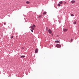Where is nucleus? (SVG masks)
<instances>
[{
	"mask_svg": "<svg viewBox=\"0 0 79 79\" xmlns=\"http://www.w3.org/2000/svg\"><path fill=\"white\" fill-rule=\"evenodd\" d=\"M73 39H72L71 40V42H73Z\"/></svg>",
	"mask_w": 79,
	"mask_h": 79,
	"instance_id": "obj_19",
	"label": "nucleus"
},
{
	"mask_svg": "<svg viewBox=\"0 0 79 79\" xmlns=\"http://www.w3.org/2000/svg\"><path fill=\"white\" fill-rule=\"evenodd\" d=\"M48 32L49 34H52V30L50 29H49L48 30Z\"/></svg>",
	"mask_w": 79,
	"mask_h": 79,
	"instance_id": "obj_2",
	"label": "nucleus"
},
{
	"mask_svg": "<svg viewBox=\"0 0 79 79\" xmlns=\"http://www.w3.org/2000/svg\"><path fill=\"white\" fill-rule=\"evenodd\" d=\"M59 3H60V4H62L63 3V1H61L60 2H59Z\"/></svg>",
	"mask_w": 79,
	"mask_h": 79,
	"instance_id": "obj_9",
	"label": "nucleus"
},
{
	"mask_svg": "<svg viewBox=\"0 0 79 79\" xmlns=\"http://www.w3.org/2000/svg\"><path fill=\"white\" fill-rule=\"evenodd\" d=\"M57 6H61V4H58Z\"/></svg>",
	"mask_w": 79,
	"mask_h": 79,
	"instance_id": "obj_12",
	"label": "nucleus"
},
{
	"mask_svg": "<svg viewBox=\"0 0 79 79\" xmlns=\"http://www.w3.org/2000/svg\"><path fill=\"white\" fill-rule=\"evenodd\" d=\"M47 13V12H44L43 13V15H45V14H46Z\"/></svg>",
	"mask_w": 79,
	"mask_h": 79,
	"instance_id": "obj_16",
	"label": "nucleus"
},
{
	"mask_svg": "<svg viewBox=\"0 0 79 79\" xmlns=\"http://www.w3.org/2000/svg\"><path fill=\"white\" fill-rule=\"evenodd\" d=\"M56 46L57 48H60V47H61V46L59 44H57L56 45Z\"/></svg>",
	"mask_w": 79,
	"mask_h": 79,
	"instance_id": "obj_1",
	"label": "nucleus"
},
{
	"mask_svg": "<svg viewBox=\"0 0 79 79\" xmlns=\"http://www.w3.org/2000/svg\"><path fill=\"white\" fill-rule=\"evenodd\" d=\"M29 3H30V2H29V1H27L26 2V3H27V4H29Z\"/></svg>",
	"mask_w": 79,
	"mask_h": 79,
	"instance_id": "obj_10",
	"label": "nucleus"
},
{
	"mask_svg": "<svg viewBox=\"0 0 79 79\" xmlns=\"http://www.w3.org/2000/svg\"><path fill=\"white\" fill-rule=\"evenodd\" d=\"M31 31L32 32H33V30H32V29H31Z\"/></svg>",
	"mask_w": 79,
	"mask_h": 79,
	"instance_id": "obj_20",
	"label": "nucleus"
},
{
	"mask_svg": "<svg viewBox=\"0 0 79 79\" xmlns=\"http://www.w3.org/2000/svg\"><path fill=\"white\" fill-rule=\"evenodd\" d=\"M47 18H48V15H47Z\"/></svg>",
	"mask_w": 79,
	"mask_h": 79,
	"instance_id": "obj_23",
	"label": "nucleus"
},
{
	"mask_svg": "<svg viewBox=\"0 0 79 79\" xmlns=\"http://www.w3.org/2000/svg\"><path fill=\"white\" fill-rule=\"evenodd\" d=\"M38 51H39V50H38V49H36L35 50V52L36 53H37Z\"/></svg>",
	"mask_w": 79,
	"mask_h": 79,
	"instance_id": "obj_3",
	"label": "nucleus"
},
{
	"mask_svg": "<svg viewBox=\"0 0 79 79\" xmlns=\"http://www.w3.org/2000/svg\"><path fill=\"white\" fill-rule=\"evenodd\" d=\"M74 24H76V22L75 21L73 22Z\"/></svg>",
	"mask_w": 79,
	"mask_h": 79,
	"instance_id": "obj_14",
	"label": "nucleus"
},
{
	"mask_svg": "<svg viewBox=\"0 0 79 79\" xmlns=\"http://www.w3.org/2000/svg\"><path fill=\"white\" fill-rule=\"evenodd\" d=\"M31 29H32V30H34V27H33V26H31Z\"/></svg>",
	"mask_w": 79,
	"mask_h": 79,
	"instance_id": "obj_8",
	"label": "nucleus"
},
{
	"mask_svg": "<svg viewBox=\"0 0 79 79\" xmlns=\"http://www.w3.org/2000/svg\"><path fill=\"white\" fill-rule=\"evenodd\" d=\"M71 16H74V15H73V14H72L71 15Z\"/></svg>",
	"mask_w": 79,
	"mask_h": 79,
	"instance_id": "obj_17",
	"label": "nucleus"
},
{
	"mask_svg": "<svg viewBox=\"0 0 79 79\" xmlns=\"http://www.w3.org/2000/svg\"><path fill=\"white\" fill-rule=\"evenodd\" d=\"M6 23H4V25H6Z\"/></svg>",
	"mask_w": 79,
	"mask_h": 79,
	"instance_id": "obj_21",
	"label": "nucleus"
},
{
	"mask_svg": "<svg viewBox=\"0 0 79 79\" xmlns=\"http://www.w3.org/2000/svg\"><path fill=\"white\" fill-rule=\"evenodd\" d=\"M46 30L47 31H48V27H46Z\"/></svg>",
	"mask_w": 79,
	"mask_h": 79,
	"instance_id": "obj_13",
	"label": "nucleus"
},
{
	"mask_svg": "<svg viewBox=\"0 0 79 79\" xmlns=\"http://www.w3.org/2000/svg\"><path fill=\"white\" fill-rule=\"evenodd\" d=\"M55 42L56 43H59V42H60V41L58 40H56L55 41Z\"/></svg>",
	"mask_w": 79,
	"mask_h": 79,
	"instance_id": "obj_6",
	"label": "nucleus"
},
{
	"mask_svg": "<svg viewBox=\"0 0 79 79\" xmlns=\"http://www.w3.org/2000/svg\"><path fill=\"white\" fill-rule=\"evenodd\" d=\"M60 23H61V21H59V24H60Z\"/></svg>",
	"mask_w": 79,
	"mask_h": 79,
	"instance_id": "obj_24",
	"label": "nucleus"
},
{
	"mask_svg": "<svg viewBox=\"0 0 79 79\" xmlns=\"http://www.w3.org/2000/svg\"><path fill=\"white\" fill-rule=\"evenodd\" d=\"M23 16H24V15H23Z\"/></svg>",
	"mask_w": 79,
	"mask_h": 79,
	"instance_id": "obj_25",
	"label": "nucleus"
},
{
	"mask_svg": "<svg viewBox=\"0 0 79 79\" xmlns=\"http://www.w3.org/2000/svg\"><path fill=\"white\" fill-rule=\"evenodd\" d=\"M75 3V1H74V0H72L71 1V3Z\"/></svg>",
	"mask_w": 79,
	"mask_h": 79,
	"instance_id": "obj_5",
	"label": "nucleus"
},
{
	"mask_svg": "<svg viewBox=\"0 0 79 79\" xmlns=\"http://www.w3.org/2000/svg\"><path fill=\"white\" fill-rule=\"evenodd\" d=\"M13 36H12L11 37L10 39H13Z\"/></svg>",
	"mask_w": 79,
	"mask_h": 79,
	"instance_id": "obj_18",
	"label": "nucleus"
},
{
	"mask_svg": "<svg viewBox=\"0 0 79 79\" xmlns=\"http://www.w3.org/2000/svg\"><path fill=\"white\" fill-rule=\"evenodd\" d=\"M33 27H35V25L34 24L33 25Z\"/></svg>",
	"mask_w": 79,
	"mask_h": 79,
	"instance_id": "obj_15",
	"label": "nucleus"
},
{
	"mask_svg": "<svg viewBox=\"0 0 79 79\" xmlns=\"http://www.w3.org/2000/svg\"><path fill=\"white\" fill-rule=\"evenodd\" d=\"M63 31L64 32H66V31H68V29L65 28L63 29Z\"/></svg>",
	"mask_w": 79,
	"mask_h": 79,
	"instance_id": "obj_4",
	"label": "nucleus"
},
{
	"mask_svg": "<svg viewBox=\"0 0 79 79\" xmlns=\"http://www.w3.org/2000/svg\"><path fill=\"white\" fill-rule=\"evenodd\" d=\"M41 17H42V15H39V16L38 17V18H41Z\"/></svg>",
	"mask_w": 79,
	"mask_h": 79,
	"instance_id": "obj_11",
	"label": "nucleus"
},
{
	"mask_svg": "<svg viewBox=\"0 0 79 79\" xmlns=\"http://www.w3.org/2000/svg\"><path fill=\"white\" fill-rule=\"evenodd\" d=\"M66 3H67V2H64V4H66Z\"/></svg>",
	"mask_w": 79,
	"mask_h": 79,
	"instance_id": "obj_22",
	"label": "nucleus"
},
{
	"mask_svg": "<svg viewBox=\"0 0 79 79\" xmlns=\"http://www.w3.org/2000/svg\"><path fill=\"white\" fill-rule=\"evenodd\" d=\"M25 56H20V58H25Z\"/></svg>",
	"mask_w": 79,
	"mask_h": 79,
	"instance_id": "obj_7",
	"label": "nucleus"
}]
</instances>
